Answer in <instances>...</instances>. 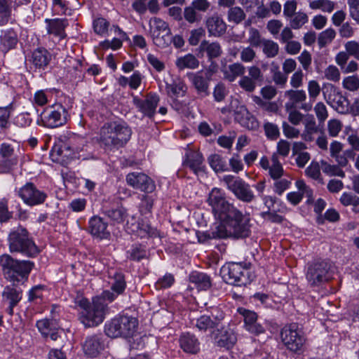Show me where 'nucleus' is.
<instances>
[{"label":"nucleus","instance_id":"nucleus-52","mask_svg":"<svg viewBox=\"0 0 359 359\" xmlns=\"http://www.w3.org/2000/svg\"><path fill=\"white\" fill-rule=\"evenodd\" d=\"M240 125L249 130H256L259 127V123L256 117L248 110V115L244 119L240 118Z\"/></svg>","mask_w":359,"mask_h":359},{"label":"nucleus","instance_id":"nucleus-27","mask_svg":"<svg viewBox=\"0 0 359 359\" xmlns=\"http://www.w3.org/2000/svg\"><path fill=\"white\" fill-rule=\"evenodd\" d=\"M3 300L9 305L8 313L10 315L13 313V307L20 301L22 298V292L13 286H6L2 293Z\"/></svg>","mask_w":359,"mask_h":359},{"label":"nucleus","instance_id":"nucleus-14","mask_svg":"<svg viewBox=\"0 0 359 359\" xmlns=\"http://www.w3.org/2000/svg\"><path fill=\"white\" fill-rule=\"evenodd\" d=\"M127 183L134 189L146 193H151L156 189L154 182L142 172H131L126 176Z\"/></svg>","mask_w":359,"mask_h":359},{"label":"nucleus","instance_id":"nucleus-45","mask_svg":"<svg viewBox=\"0 0 359 359\" xmlns=\"http://www.w3.org/2000/svg\"><path fill=\"white\" fill-rule=\"evenodd\" d=\"M231 109L233 112L234 120L240 124V118L244 119L248 115V109L245 105L241 104L237 99L231 102Z\"/></svg>","mask_w":359,"mask_h":359},{"label":"nucleus","instance_id":"nucleus-44","mask_svg":"<svg viewBox=\"0 0 359 359\" xmlns=\"http://www.w3.org/2000/svg\"><path fill=\"white\" fill-rule=\"evenodd\" d=\"M263 53L269 58L276 57L279 51L278 44L270 39H264L262 44Z\"/></svg>","mask_w":359,"mask_h":359},{"label":"nucleus","instance_id":"nucleus-11","mask_svg":"<svg viewBox=\"0 0 359 359\" xmlns=\"http://www.w3.org/2000/svg\"><path fill=\"white\" fill-rule=\"evenodd\" d=\"M69 116L66 108L60 104H56L46 109L41 114V125L50 128H57L65 125Z\"/></svg>","mask_w":359,"mask_h":359},{"label":"nucleus","instance_id":"nucleus-18","mask_svg":"<svg viewBox=\"0 0 359 359\" xmlns=\"http://www.w3.org/2000/svg\"><path fill=\"white\" fill-rule=\"evenodd\" d=\"M111 290L104 291L101 296L109 302H111L126 290V283L124 276L121 273H116L111 281Z\"/></svg>","mask_w":359,"mask_h":359},{"label":"nucleus","instance_id":"nucleus-50","mask_svg":"<svg viewBox=\"0 0 359 359\" xmlns=\"http://www.w3.org/2000/svg\"><path fill=\"white\" fill-rule=\"evenodd\" d=\"M339 201L344 206L351 205L354 208L359 206V197L351 192H344L340 196Z\"/></svg>","mask_w":359,"mask_h":359},{"label":"nucleus","instance_id":"nucleus-28","mask_svg":"<svg viewBox=\"0 0 359 359\" xmlns=\"http://www.w3.org/2000/svg\"><path fill=\"white\" fill-rule=\"evenodd\" d=\"M180 347L184 351L195 354L200 350V344L196 337L189 333L183 334L180 339Z\"/></svg>","mask_w":359,"mask_h":359},{"label":"nucleus","instance_id":"nucleus-46","mask_svg":"<svg viewBox=\"0 0 359 359\" xmlns=\"http://www.w3.org/2000/svg\"><path fill=\"white\" fill-rule=\"evenodd\" d=\"M289 19L290 26L294 29H300L309 20L306 13L301 11L296 13L292 17H290Z\"/></svg>","mask_w":359,"mask_h":359},{"label":"nucleus","instance_id":"nucleus-30","mask_svg":"<svg viewBox=\"0 0 359 359\" xmlns=\"http://www.w3.org/2000/svg\"><path fill=\"white\" fill-rule=\"evenodd\" d=\"M201 52L205 53L209 60L219 57L222 54V48L218 42L203 41L199 46Z\"/></svg>","mask_w":359,"mask_h":359},{"label":"nucleus","instance_id":"nucleus-31","mask_svg":"<svg viewBox=\"0 0 359 359\" xmlns=\"http://www.w3.org/2000/svg\"><path fill=\"white\" fill-rule=\"evenodd\" d=\"M18 42L16 33L13 29H6L1 32L0 35V49L7 52L13 48Z\"/></svg>","mask_w":359,"mask_h":359},{"label":"nucleus","instance_id":"nucleus-32","mask_svg":"<svg viewBox=\"0 0 359 359\" xmlns=\"http://www.w3.org/2000/svg\"><path fill=\"white\" fill-rule=\"evenodd\" d=\"M224 77L229 82H233L238 76H243L245 72V67L239 62H235L228 66H224L222 69Z\"/></svg>","mask_w":359,"mask_h":359},{"label":"nucleus","instance_id":"nucleus-49","mask_svg":"<svg viewBox=\"0 0 359 359\" xmlns=\"http://www.w3.org/2000/svg\"><path fill=\"white\" fill-rule=\"evenodd\" d=\"M150 28L151 34L170 30L168 23L158 18L150 20Z\"/></svg>","mask_w":359,"mask_h":359},{"label":"nucleus","instance_id":"nucleus-64","mask_svg":"<svg viewBox=\"0 0 359 359\" xmlns=\"http://www.w3.org/2000/svg\"><path fill=\"white\" fill-rule=\"evenodd\" d=\"M350 17L359 25V0L348 2Z\"/></svg>","mask_w":359,"mask_h":359},{"label":"nucleus","instance_id":"nucleus-59","mask_svg":"<svg viewBox=\"0 0 359 359\" xmlns=\"http://www.w3.org/2000/svg\"><path fill=\"white\" fill-rule=\"evenodd\" d=\"M264 130L266 136L271 140H276L280 135L279 128L277 125L266 122L264 124Z\"/></svg>","mask_w":359,"mask_h":359},{"label":"nucleus","instance_id":"nucleus-55","mask_svg":"<svg viewBox=\"0 0 359 359\" xmlns=\"http://www.w3.org/2000/svg\"><path fill=\"white\" fill-rule=\"evenodd\" d=\"M146 255V251L138 245H134L127 251V257L133 261H140Z\"/></svg>","mask_w":359,"mask_h":359},{"label":"nucleus","instance_id":"nucleus-53","mask_svg":"<svg viewBox=\"0 0 359 359\" xmlns=\"http://www.w3.org/2000/svg\"><path fill=\"white\" fill-rule=\"evenodd\" d=\"M285 96L295 104L303 102L306 100V94L304 90H288L285 92Z\"/></svg>","mask_w":359,"mask_h":359},{"label":"nucleus","instance_id":"nucleus-61","mask_svg":"<svg viewBox=\"0 0 359 359\" xmlns=\"http://www.w3.org/2000/svg\"><path fill=\"white\" fill-rule=\"evenodd\" d=\"M18 163L17 158H1L0 173H8L13 170Z\"/></svg>","mask_w":359,"mask_h":359},{"label":"nucleus","instance_id":"nucleus-25","mask_svg":"<svg viewBox=\"0 0 359 359\" xmlns=\"http://www.w3.org/2000/svg\"><path fill=\"white\" fill-rule=\"evenodd\" d=\"M89 229L93 236L101 239L107 238L109 236V232L107 231V223L97 216L93 217L89 220Z\"/></svg>","mask_w":359,"mask_h":359},{"label":"nucleus","instance_id":"nucleus-36","mask_svg":"<svg viewBox=\"0 0 359 359\" xmlns=\"http://www.w3.org/2000/svg\"><path fill=\"white\" fill-rule=\"evenodd\" d=\"M175 65L180 69H196L199 65V62L196 57L191 54H187L184 56L180 57L176 60Z\"/></svg>","mask_w":359,"mask_h":359},{"label":"nucleus","instance_id":"nucleus-47","mask_svg":"<svg viewBox=\"0 0 359 359\" xmlns=\"http://www.w3.org/2000/svg\"><path fill=\"white\" fill-rule=\"evenodd\" d=\"M10 0H0V25L6 24L11 18Z\"/></svg>","mask_w":359,"mask_h":359},{"label":"nucleus","instance_id":"nucleus-7","mask_svg":"<svg viewBox=\"0 0 359 359\" xmlns=\"http://www.w3.org/2000/svg\"><path fill=\"white\" fill-rule=\"evenodd\" d=\"M220 181L239 200L247 203L254 200L255 195L250 184L243 179L231 175H226L220 179Z\"/></svg>","mask_w":359,"mask_h":359},{"label":"nucleus","instance_id":"nucleus-62","mask_svg":"<svg viewBox=\"0 0 359 359\" xmlns=\"http://www.w3.org/2000/svg\"><path fill=\"white\" fill-rule=\"evenodd\" d=\"M239 86L246 92H253L256 88V82L248 76H243L238 81Z\"/></svg>","mask_w":359,"mask_h":359},{"label":"nucleus","instance_id":"nucleus-56","mask_svg":"<svg viewBox=\"0 0 359 359\" xmlns=\"http://www.w3.org/2000/svg\"><path fill=\"white\" fill-rule=\"evenodd\" d=\"M13 122L18 127L26 128L32 123V118L29 112H22L14 118Z\"/></svg>","mask_w":359,"mask_h":359},{"label":"nucleus","instance_id":"nucleus-29","mask_svg":"<svg viewBox=\"0 0 359 359\" xmlns=\"http://www.w3.org/2000/svg\"><path fill=\"white\" fill-rule=\"evenodd\" d=\"M48 23V33L57 36L59 39H64L66 36L65 27L68 25L66 19L46 20Z\"/></svg>","mask_w":359,"mask_h":359},{"label":"nucleus","instance_id":"nucleus-51","mask_svg":"<svg viewBox=\"0 0 359 359\" xmlns=\"http://www.w3.org/2000/svg\"><path fill=\"white\" fill-rule=\"evenodd\" d=\"M245 18L244 11L238 6H234L230 8L228 11V20L230 22H233L236 24L240 23Z\"/></svg>","mask_w":359,"mask_h":359},{"label":"nucleus","instance_id":"nucleus-57","mask_svg":"<svg viewBox=\"0 0 359 359\" xmlns=\"http://www.w3.org/2000/svg\"><path fill=\"white\" fill-rule=\"evenodd\" d=\"M324 78L328 81L338 82L340 80L341 74L336 66L330 65L324 71Z\"/></svg>","mask_w":359,"mask_h":359},{"label":"nucleus","instance_id":"nucleus-8","mask_svg":"<svg viewBox=\"0 0 359 359\" xmlns=\"http://www.w3.org/2000/svg\"><path fill=\"white\" fill-rule=\"evenodd\" d=\"M332 273V264L325 260H319L308 267L306 276L311 285L316 286L330 280Z\"/></svg>","mask_w":359,"mask_h":359},{"label":"nucleus","instance_id":"nucleus-60","mask_svg":"<svg viewBox=\"0 0 359 359\" xmlns=\"http://www.w3.org/2000/svg\"><path fill=\"white\" fill-rule=\"evenodd\" d=\"M107 215L114 222L121 223L126 215V210L123 208L120 207L107 210Z\"/></svg>","mask_w":359,"mask_h":359},{"label":"nucleus","instance_id":"nucleus-48","mask_svg":"<svg viewBox=\"0 0 359 359\" xmlns=\"http://www.w3.org/2000/svg\"><path fill=\"white\" fill-rule=\"evenodd\" d=\"M217 323L214 322L210 316L203 315L196 319V327L198 330L205 332L208 329L213 328L215 327Z\"/></svg>","mask_w":359,"mask_h":359},{"label":"nucleus","instance_id":"nucleus-19","mask_svg":"<svg viewBox=\"0 0 359 359\" xmlns=\"http://www.w3.org/2000/svg\"><path fill=\"white\" fill-rule=\"evenodd\" d=\"M104 348V341L102 337L99 335L87 337L83 344L84 354L92 358L97 357Z\"/></svg>","mask_w":359,"mask_h":359},{"label":"nucleus","instance_id":"nucleus-2","mask_svg":"<svg viewBox=\"0 0 359 359\" xmlns=\"http://www.w3.org/2000/svg\"><path fill=\"white\" fill-rule=\"evenodd\" d=\"M132 133L124 121H112L101 127L98 141L101 147L111 151L123 147L130 140Z\"/></svg>","mask_w":359,"mask_h":359},{"label":"nucleus","instance_id":"nucleus-4","mask_svg":"<svg viewBox=\"0 0 359 359\" xmlns=\"http://www.w3.org/2000/svg\"><path fill=\"white\" fill-rule=\"evenodd\" d=\"M0 266L4 277L11 282H19L20 278H27L31 272L34 264L30 261H18L8 255L0 257Z\"/></svg>","mask_w":359,"mask_h":359},{"label":"nucleus","instance_id":"nucleus-40","mask_svg":"<svg viewBox=\"0 0 359 359\" xmlns=\"http://www.w3.org/2000/svg\"><path fill=\"white\" fill-rule=\"evenodd\" d=\"M86 141L83 139L79 140L78 145L73 144L71 147L72 158H79L86 160L89 158L90 154H86L88 150V145L86 144Z\"/></svg>","mask_w":359,"mask_h":359},{"label":"nucleus","instance_id":"nucleus-3","mask_svg":"<svg viewBox=\"0 0 359 359\" xmlns=\"http://www.w3.org/2000/svg\"><path fill=\"white\" fill-rule=\"evenodd\" d=\"M105 301L107 300L100 295L94 297L91 304L86 299L79 302V306L83 309L81 320L86 327H95L102 323L107 311Z\"/></svg>","mask_w":359,"mask_h":359},{"label":"nucleus","instance_id":"nucleus-6","mask_svg":"<svg viewBox=\"0 0 359 359\" xmlns=\"http://www.w3.org/2000/svg\"><path fill=\"white\" fill-rule=\"evenodd\" d=\"M8 242L11 252H21L28 257H34L39 252L34 243L29 238L27 230L21 226L9 234Z\"/></svg>","mask_w":359,"mask_h":359},{"label":"nucleus","instance_id":"nucleus-54","mask_svg":"<svg viewBox=\"0 0 359 359\" xmlns=\"http://www.w3.org/2000/svg\"><path fill=\"white\" fill-rule=\"evenodd\" d=\"M264 39L258 29L251 27L249 29L248 42L252 47H259L262 44Z\"/></svg>","mask_w":359,"mask_h":359},{"label":"nucleus","instance_id":"nucleus-12","mask_svg":"<svg viewBox=\"0 0 359 359\" xmlns=\"http://www.w3.org/2000/svg\"><path fill=\"white\" fill-rule=\"evenodd\" d=\"M18 196L29 206H34L43 203L47 194L36 188L32 182H27L18 190Z\"/></svg>","mask_w":359,"mask_h":359},{"label":"nucleus","instance_id":"nucleus-33","mask_svg":"<svg viewBox=\"0 0 359 359\" xmlns=\"http://www.w3.org/2000/svg\"><path fill=\"white\" fill-rule=\"evenodd\" d=\"M51 55L45 48H38L32 53V62L39 69H44L49 64Z\"/></svg>","mask_w":359,"mask_h":359},{"label":"nucleus","instance_id":"nucleus-35","mask_svg":"<svg viewBox=\"0 0 359 359\" xmlns=\"http://www.w3.org/2000/svg\"><path fill=\"white\" fill-rule=\"evenodd\" d=\"M336 6L337 3L331 0H310L309 1V6L311 10H320L327 13H331Z\"/></svg>","mask_w":359,"mask_h":359},{"label":"nucleus","instance_id":"nucleus-22","mask_svg":"<svg viewBox=\"0 0 359 359\" xmlns=\"http://www.w3.org/2000/svg\"><path fill=\"white\" fill-rule=\"evenodd\" d=\"M38 330L43 337H50L53 341L58 338L57 331L60 328L59 323L55 319L44 318L39 320L36 324Z\"/></svg>","mask_w":359,"mask_h":359},{"label":"nucleus","instance_id":"nucleus-5","mask_svg":"<svg viewBox=\"0 0 359 359\" xmlns=\"http://www.w3.org/2000/svg\"><path fill=\"white\" fill-rule=\"evenodd\" d=\"M138 325L135 318L123 316L112 319L105 325V333L111 338L133 337Z\"/></svg>","mask_w":359,"mask_h":359},{"label":"nucleus","instance_id":"nucleus-10","mask_svg":"<svg viewBox=\"0 0 359 359\" xmlns=\"http://www.w3.org/2000/svg\"><path fill=\"white\" fill-rule=\"evenodd\" d=\"M280 334L283 343L289 351L296 353L303 351L306 339L296 324L285 326Z\"/></svg>","mask_w":359,"mask_h":359},{"label":"nucleus","instance_id":"nucleus-20","mask_svg":"<svg viewBox=\"0 0 359 359\" xmlns=\"http://www.w3.org/2000/svg\"><path fill=\"white\" fill-rule=\"evenodd\" d=\"M259 165L262 168L269 171V175L274 180L280 179L283 175L284 170L283 165L276 154L272 155L271 162L266 156H262L260 158Z\"/></svg>","mask_w":359,"mask_h":359},{"label":"nucleus","instance_id":"nucleus-15","mask_svg":"<svg viewBox=\"0 0 359 359\" xmlns=\"http://www.w3.org/2000/svg\"><path fill=\"white\" fill-rule=\"evenodd\" d=\"M159 101V97L156 94H149L144 100H141L137 96L133 97V103L135 107L144 116L150 118L154 116Z\"/></svg>","mask_w":359,"mask_h":359},{"label":"nucleus","instance_id":"nucleus-1","mask_svg":"<svg viewBox=\"0 0 359 359\" xmlns=\"http://www.w3.org/2000/svg\"><path fill=\"white\" fill-rule=\"evenodd\" d=\"M212 213L219 223L210 234V238H246L250 233V218L228 202L224 191L215 187L207 199Z\"/></svg>","mask_w":359,"mask_h":359},{"label":"nucleus","instance_id":"nucleus-13","mask_svg":"<svg viewBox=\"0 0 359 359\" xmlns=\"http://www.w3.org/2000/svg\"><path fill=\"white\" fill-rule=\"evenodd\" d=\"M323 96L327 103L337 112L345 114L348 111V100L333 85H327Z\"/></svg>","mask_w":359,"mask_h":359},{"label":"nucleus","instance_id":"nucleus-34","mask_svg":"<svg viewBox=\"0 0 359 359\" xmlns=\"http://www.w3.org/2000/svg\"><path fill=\"white\" fill-rule=\"evenodd\" d=\"M189 280L198 290H206L211 286L210 278L203 273L196 271L191 273Z\"/></svg>","mask_w":359,"mask_h":359},{"label":"nucleus","instance_id":"nucleus-42","mask_svg":"<svg viewBox=\"0 0 359 359\" xmlns=\"http://www.w3.org/2000/svg\"><path fill=\"white\" fill-rule=\"evenodd\" d=\"M210 166L216 172L226 171L227 167L225 161L219 154H212L208 158Z\"/></svg>","mask_w":359,"mask_h":359},{"label":"nucleus","instance_id":"nucleus-41","mask_svg":"<svg viewBox=\"0 0 359 359\" xmlns=\"http://www.w3.org/2000/svg\"><path fill=\"white\" fill-rule=\"evenodd\" d=\"M154 43L159 48L168 47L172 43L171 31L151 34Z\"/></svg>","mask_w":359,"mask_h":359},{"label":"nucleus","instance_id":"nucleus-17","mask_svg":"<svg viewBox=\"0 0 359 359\" xmlns=\"http://www.w3.org/2000/svg\"><path fill=\"white\" fill-rule=\"evenodd\" d=\"M126 230L140 238L151 236L154 233V229L151 227L147 221L137 219L135 216H131L126 222Z\"/></svg>","mask_w":359,"mask_h":359},{"label":"nucleus","instance_id":"nucleus-24","mask_svg":"<svg viewBox=\"0 0 359 359\" xmlns=\"http://www.w3.org/2000/svg\"><path fill=\"white\" fill-rule=\"evenodd\" d=\"M50 156L54 162L66 163L72 158L71 147L65 144H55L50 151Z\"/></svg>","mask_w":359,"mask_h":359},{"label":"nucleus","instance_id":"nucleus-58","mask_svg":"<svg viewBox=\"0 0 359 359\" xmlns=\"http://www.w3.org/2000/svg\"><path fill=\"white\" fill-rule=\"evenodd\" d=\"M343 127L342 123L338 119H330L327 122V132L330 137H336L339 135Z\"/></svg>","mask_w":359,"mask_h":359},{"label":"nucleus","instance_id":"nucleus-37","mask_svg":"<svg viewBox=\"0 0 359 359\" xmlns=\"http://www.w3.org/2000/svg\"><path fill=\"white\" fill-rule=\"evenodd\" d=\"M165 90L169 96L184 95L187 91V86L180 79L173 81L172 83H166Z\"/></svg>","mask_w":359,"mask_h":359},{"label":"nucleus","instance_id":"nucleus-43","mask_svg":"<svg viewBox=\"0 0 359 359\" xmlns=\"http://www.w3.org/2000/svg\"><path fill=\"white\" fill-rule=\"evenodd\" d=\"M336 31L329 27L320 32L318 37V43L320 48H323L331 43L336 37Z\"/></svg>","mask_w":359,"mask_h":359},{"label":"nucleus","instance_id":"nucleus-26","mask_svg":"<svg viewBox=\"0 0 359 359\" xmlns=\"http://www.w3.org/2000/svg\"><path fill=\"white\" fill-rule=\"evenodd\" d=\"M205 25L210 35L219 36L225 33L226 25L222 18L212 15L206 20Z\"/></svg>","mask_w":359,"mask_h":359},{"label":"nucleus","instance_id":"nucleus-9","mask_svg":"<svg viewBox=\"0 0 359 359\" xmlns=\"http://www.w3.org/2000/svg\"><path fill=\"white\" fill-rule=\"evenodd\" d=\"M249 271L239 263H228L220 270L223 280L231 285L241 286L249 283Z\"/></svg>","mask_w":359,"mask_h":359},{"label":"nucleus","instance_id":"nucleus-38","mask_svg":"<svg viewBox=\"0 0 359 359\" xmlns=\"http://www.w3.org/2000/svg\"><path fill=\"white\" fill-rule=\"evenodd\" d=\"M237 338L234 332L231 329L224 330L221 334L217 344L226 348H231L236 342Z\"/></svg>","mask_w":359,"mask_h":359},{"label":"nucleus","instance_id":"nucleus-16","mask_svg":"<svg viewBox=\"0 0 359 359\" xmlns=\"http://www.w3.org/2000/svg\"><path fill=\"white\" fill-rule=\"evenodd\" d=\"M210 7V3L208 0H193L191 4L184 8V19L189 23L198 22L201 16L198 12L205 13Z\"/></svg>","mask_w":359,"mask_h":359},{"label":"nucleus","instance_id":"nucleus-21","mask_svg":"<svg viewBox=\"0 0 359 359\" xmlns=\"http://www.w3.org/2000/svg\"><path fill=\"white\" fill-rule=\"evenodd\" d=\"M238 311L244 318V327L248 332L255 335L264 332V327L257 323V315L255 312L244 308H239Z\"/></svg>","mask_w":359,"mask_h":359},{"label":"nucleus","instance_id":"nucleus-23","mask_svg":"<svg viewBox=\"0 0 359 359\" xmlns=\"http://www.w3.org/2000/svg\"><path fill=\"white\" fill-rule=\"evenodd\" d=\"M184 165L188 167L196 175L205 173V165L201 153L196 151H190L187 154Z\"/></svg>","mask_w":359,"mask_h":359},{"label":"nucleus","instance_id":"nucleus-39","mask_svg":"<svg viewBox=\"0 0 359 359\" xmlns=\"http://www.w3.org/2000/svg\"><path fill=\"white\" fill-rule=\"evenodd\" d=\"M191 83L198 94L202 96L208 95V81L199 74H193L191 79Z\"/></svg>","mask_w":359,"mask_h":359},{"label":"nucleus","instance_id":"nucleus-63","mask_svg":"<svg viewBox=\"0 0 359 359\" xmlns=\"http://www.w3.org/2000/svg\"><path fill=\"white\" fill-rule=\"evenodd\" d=\"M109 22L102 18H97L93 22L94 31L100 35H104L108 30Z\"/></svg>","mask_w":359,"mask_h":359}]
</instances>
